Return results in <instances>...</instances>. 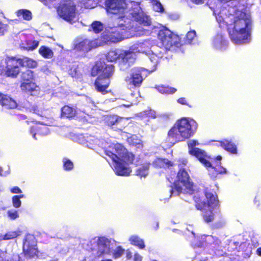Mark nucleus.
<instances>
[{"mask_svg":"<svg viewBox=\"0 0 261 261\" xmlns=\"http://www.w3.org/2000/svg\"><path fill=\"white\" fill-rule=\"evenodd\" d=\"M155 88L162 94H172L176 91V89L173 87H170L163 85L158 86Z\"/></svg>","mask_w":261,"mask_h":261,"instance_id":"nucleus-33","label":"nucleus"},{"mask_svg":"<svg viewBox=\"0 0 261 261\" xmlns=\"http://www.w3.org/2000/svg\"><path fill=\"white\" fill-rule=\"evenodd\" d=\"M19 87L22 92L30 96H35L39 92V87L35 81L20 83Z\"/></svg>","mask_w":261,"mask_h":261,"instance_id":"nucleus-18","label":"nucleus"},{"mask_svg":"<svg viewBox=\"0 0 261 261\" xmlns=\"http://www.w3.org/2000/svg\"><path fill=\"white\" fill-rule=\"evenodd\" d=\"M161 58L154 54L149 55L148 60L146 62L145 71L150 73L156 70L157 66L160 63Z\"/></svg>","mask_w":261,"mask_h":261,"instance_id":"nucleus-20","label":"nucleus"},{"mask_svg":"<svg viewBox=\"0 0 261 261\" xmlns=\"http://www.w3.org/2000/svg\"><path fill=\"white\" fill-rule=\"evenodd\" d=\"M33 137L35 138V134H33Z\"/></svg>","mask_w":261,"mask_h":261,"instance_id":"nucleus-64","label":"nucleus"},{"mask_svg":"<svg viewBox=\"0 0 261 261\" xmlns=\"http://www.w3.org/2000/svg\"><path fill=\"white\" fill-rule=\"evenodd\" d=\"M114 168L115 173L120 176H128L130 174L131 170L129 168L126 167L122 163L118 161H115Z\"/></svg>","mask_w":261,"mask_h":261,"instance_id":"nucleus-21","label":"nucleus"},{"mask_svg":"<svg viewBox=\"0 0 261 261\" xmlns=\"http://www.w3.org/2000/svg\"><path fill=\"white\" fill-rule=\"evenodd\" d=\"M254 202L255 204L257 205V206L259 205V200L257 198V197H255L254 200Z\"/></svg>","mask_w":261,"mask_h":261,"instance_id":"nucleus-58","label":"nucleus"},{"mask_svg":"<svg viewBox=\"0 0 261 261\" xmlns=\"http://www.w3.org/2000/svg\"><path fill=\"white\" fill-rule=\"evenodd\" d=\"M195 37L196 32L195 31H189L185 37L184 42H182L183 45L191 44Z\"/></svg>","mask_w":261,"mask_h":261,"instance_id":"nucleus-37","label":"nucleus"},{"mask_svg":"<svg viewBox=\"0 0 261 261\" xmlns=\"http://www.w3.org/2000/svg\"><path fill=\"white\" fill-rule=\"evenodd\" d=\"M222 159V157L221 155H218L215 159H214V161H212V164H218L219 163H221V160Z\"/></svg>","mask_w":261,"mask_h":261,"instance_id":"nucleus-54","label":"nucleus"},{"mask_svg":"<svg viewBox=\"0 0 261 261\" xmlns=\"http://www.w3.org/2000/svg\"><path fill=\"white\" fill-rule=\"evenodd\" d=\"M158 38L161 46L166 50L172 47L179 48L183 45L182 41L177 35L173 33L166 27H162L158 33Z\"/></svg>","mask_w":261,"mask_h":261,"instance_id":"nucleus-6","label":"nucleus"},{"mask_svg":"<svg viewBox=\"0 0 261 261\" xmlns=\"http://www.w3.org/2000/svg\"><path fill=\"white\" fill-rule=\"evenodd\" d=\"M143 257L138 252H136L134 255V261H142Z\"/></svg>","mask_w":261,"mask_h":261,"instance_id":"nucleus-51","label":"nucleus"},{"mask_svg":"<svg viewBox=\"0 0 261 261\" xmlns=\"http://www.w3.org/2000/svg\"><path fill=\"white\" fill-rule=\"evenodd\" d=\"M126 5V14L129 13L133 20L142 27H150L151 25V19L143 12L140 7V3L129 1Z\"/></svg>","mask_w":261,"mask_h":261,"instance_id":"nucleus-7","label":"nucleus"},{"mask_svg":"<svg viewBox=\"0 0 261 261\" xmlns=\"http://www.w3.org/2000/svg\"><path fill=\"white\" fill-rule=\"evenodd\" d=\"M192 1L193 3H194L195 4H196L202 3L203 1V0H192Z\"/></svg>","mask_w":261,"mask_h":261,"instance_id":"nucleus-60","label":"nucleus"},{"mask_svg":"<svg viewBox=\"0 0 261 261\" xmlns=\"http://www.w3.org/2000/svg\"><path fill=\"white\" fill-rule=\"evenodd\" d=\"M101 261H112L111 259H102Z\"/></svg>","mask_w":261,"mask_h":261,"instance_id":"nucleus-61","label":"nucleus"},{"mask_svg":"<svg viewBox=\"0 0 261 261\" xmlns=\"http://www.w3.org/2000/svg\"><path fill=\"white\" fill-rule=\"evenodd\" d=\"M8 24L4 23L0 20V36H3L8 32Z\"/></svg>","mask_w":261,"mask_h":261,"instance_id":"nucleus-47","label":"nucleus"},{"mask_svg":"<svg viewBox=\"0 0 261 261\" xmlns=\"http://www.w3.org/2000/svg\"><path fill=\"white\" fill-rule=\"evenodd\" d=\"M10 191L12 193H16V194H19L21 193L22 192L21 189L17 186L13 187L10 190Z\"/></svg>","mask_w":261,"mask_h":261,"instance_id":"nucleus-52","label":"nucleus"},{"mask_svg":"<svg viewBox=\"0 0 261 261\" xmlns=\"http://www.w3.org/2000/svg\"><path fill=\"white\" fill-rule=\"evenodd\" d=\"M121 158L127 163H133L134 161L135 156L130 152H126L125 150L123 153L122 154V156L120 157V159Z\"/></svg>","mask_w":261,"mask_h":261,"instance_id":"nucleus-38","label":"nucleus"},{"mask_svg":"<svg viewBox=\"0 0 261 261\" xmlns=\"http://www.w3.org/2000/svg\"><path fill=\"white\" fill-rule=\"evenodd\" d=\"M23 197V195H15L12 197V203L14 207L18 208L21 206V201L20 199Z\"/></svg>","mask_w":261,"mask_h":261,"instance_id":"nucleus-45","label":"nucleus"},{"mask_svg":"<svg viewBox=\"0 0 261 261\" xmlns=\"http://www.w3.org/2000/svg\"><path fill=\"white\" fill-rule=\"evenodd\" d=\"M153 8L156 12L162 13L164 11V9L162 4L157 0H155L153 3Z\"/></svg>","mask_w":261,"mask_h":261,"instance_id":"nucleus-46","label":"nucleus"},{"mask_svg":"<svg viewBox=\"0 0 261 261\" xmlns=\"http://www.w3.org/2000/svg\"><path fill=\"white\" fill-rule=\"evenodd\" d=\"M183 190L190 194L193 193L194 183L187 171L184 168H180L176 174V179L171 185L172 195H179Z\"/></svg>","mask_w":261,"mask_h":261,"instance_id":"nucleus-5","label":"nucleus"},{"mask_svg":"<svg viewBox=\"0 0 261 261\" xmlns=\"http://www.w3.org/2000/svg\"><path fill=\"white\" fill-rule=\"evenodd\" d=\"M137 31H140L142 35L145 34L146 33L148 32V30L145 29L144 28H142L140 30H138Z\"/></svg>","mask_w":261,"mask_h":261,"instance_id":"nucleus-56","label":"nucleus"},{"mask_svg":"<svg viewBox=\"0 0 261 261\" xmlns=\"http://www.w3.org/2000/svg\"><path fill=\"white\" fill-rule=\"evenodd\" d=\"M76 110L68 105L63 106L61 109V117L72 119L76 116Z\"/></svg>","mask_w":261,"mask_h":261,"instance_id":"nucleus-26","label":"nucleus"},{"mask_svg":"<svg viewBox=\"0 0 261 261\" xmlns=\"http://www.w3.org/2000/svg\"><path fill=\"white\" fill-rule=\"evenodd\" d=\"M35 78L34 72L30 69H27L21 73L20 83L35 81Z\"/></svg>","mask_w":261,"mask_h":261,"instance_id":"nucleus-27","label":"nucleus"},{"mask_svg":"<svg viewBox=\"0 0 261 261\" xmlns=\"http://www.w3.org/2000/svg\"><path fill=\"white\" fill-rule=\"evenodd\" d=\"M90 28L95 34H98L103 30V26L100 21H94L91 24Z\"/></svg>","mask_w":261,"mask_h":261,"instance_id":"nucleus-36","label":"nucleus"},{"mask_svg":"<svg viewBox=\"0 0 261 261\" xmlns=\"http://www.w3.org/2000/svg\"><path fill=\"white\" fill-rule=\"evenodd\" d=\"M18 15L22 16V18L26 20H30L32 18L31 12L30 10L26 9L19 10Z\"/></svg>","mask_w":261,"mask_h":261,"instance_id":"nucleus-40","label":"nucleus"},{"mask_svg":"<svg viewBox=\"0 0 261 261\" xmlns=\"http://www.w3.org/2000/svg\"><path fill=\"white\" fill-rule=\"evenodd\" d=\"M226 8L216 16L220 27L225 26L231 41L237 44L248 43L250 39L251 21L246 13L235 9L232 14L227 13Z\"/></svg>","mask_w":261,"mask_h":261,"instance_id":"nucleus-1","label":"nucleus"},{"mask_svg":"<svg viewBox=\"0 0 261 261\" xmlns=\"http://www.w3.org/2000/svg\"><path fill=\"white\" fill-rule=\"evenodd\" d=\"M110 241L105 237H100L98 238L97 245L98 247L103 249L109 248L110 245Z\"/></svg>","mask_w":261,"mask_h":261,"instance_id":"nucleus-34","label":"nucleus"},{"mask_svg":"<svg viewBox=\"0 0 261 261\" xmlns=\"http://www.w3.org/2000/svg\"><path fill=\"white\" fill-rule=\"evenodd\" d=\"M0 105L8 110L14 109L17 107L16 101L8 94L0 92Z\"/></svg>","mask_w":261,"mask_h":261,"instance_id":"nucleus-19","label":"nucleus"},{"mask_svg":"<svg viewBox=\"0 0 261 261\" xmlns=\"http://www.w3.org/2000/svg\"><path fill=\"white\" fill-rule=\"evenodd\" d=\"M127 142L130 145L136 146L138 148H142L143 146L142 141L136 135H132L128 137Z\"/></svg>","mask_w":261,"mask_h":261,"instance_id":"nucleus-29","label":"nucleus"},{"mask_svg":"<svg viewBox=\"0 0 261 261\" xmlns=\"http://www.w3.org/2000/svg\"><path fill=\"white\" fill-rule=\"evenodd\" d=\"M40 123L41 124H45L44 122H41Z\"/></svg>","mask_w":261,"mask_h":261,"instance_id":"nucleus-63","label":"nucleus"},{"mask_svg":"<svg viewBox=\"0 0 261 261\" xmlns=\"http://www.w3.org/2000/svg\"><path fill=\"white\" fill-rule=\"evenodd\" d=\"M8 217L11 220H15L19 217L17 211H8L7 212Z\"/></svg>","mask_w":261,"mask_h":261,"instance_id":"nucleus-48","label":"nucleus"},{"mask_svg":"<svg viewBox=\"0 0 261 261\" xmlns=\"http://www.w3.org/2000/svg\"><path fill=\"white\" fill-rule=\"evenodd\" d=\"M3 169L0 167V175H2Z\"/></svg>","mask_w":261,"mask_h":261,"instance_id":"nucleus-62","label":"nucleus"},{"mask_svg":"<svg viewBox=\"0 0 261 261\" xmlns=\"http://www.w3.org/2000/svg\"><path fill=\"white\" fill-rule=\"evenodd\" d=\"M129 241L132 245L137 247L140 249H143L145 247L144 241L138 236L130 237Z\"/></svg>","mask_w":261,"mask_h":261,"instance_id":"nucleus-30","label":"nucleus"},{"mask_svg":"<svg viewBox=\"0 0 261 261\" xmlns=\"http://www.w3.org/2000/svg\"><path fill=\"white\" fill-rule=\"evenodd\" d=\"M195 120L183 117L178 119L168 132V138L175 142L185 141L192 137L197 129Z\"/></svg>","mask_w":261,"mask_h":261,"instance_id":"nucleus-4","label":"nucleus"},{"mask_svg":"<svg viewBox=\"0 0 261 261\" xmlns=\"http://www.w3.org/2000/svg\"><path fill=\"white\" fill-rule=\"evenodd\" d=\"M29 111L32 113L35 114L43 118H47L46 115V111L37 105L32 106L29 108Z\"/></svg>","mask_w":261,"mask_h":261,"instance_id":"nucleus-31","label":"nucleus"},{"mask_svg":"<svg viewBox=\"0 0 261 261\" xmlns=\"http://www.w3.org/2000/svg\"><path fill=\"white\" fill-rule=\"evenodd\" d=\"M153 166L156 168H169L174 166L173 162L166 158H158L152 163Z\"/></svg>","mask_w":261,"mask_h":261,"instance_id":"nucleus-23","label":"nucleus"},{"mask_svg":"<svg viewBox=\"0 0 261 261\" xmlns=\"http://www.w3.org/2000/svg\"><path fill=\"white\" fill-rule=\"evenodd\" d=\"M126 126V122L123 118L119 117L113 129L116 130H122Z\"/></svg>","mask_w":261,"mask_h":261,"instance_id":"nucleus-39","label":"nucleus"},{"mask_svg":"<svg viewBox=\"0 0 261 261\" xmlns=\"http://www.w3.org/2000/svg\"><path fill=\"white\" fill-rule=\"evenodd\" d=\"M204 194L206 199V201L203 196L199 193L195 194L193 199L196 208L203 212L202 218L204 221L209 223L213 222L215 219L213 209L219 207V201L216 192L207 188L204 189Z\"/></svg>","mask_w":261,"mask_h":261,"instance_id":"nucleus-2","label":"nucleus"},{"mask_svg":"<svg viewBox=\"0 0 261 261\" xmlns=\"http://www.w3.org/2000/svg\"><path fill=\"white\" fill-rule=\"evenodd\" d=\"M118 118L119 117L115 115H112L108 117L106 121V125L113 129Z\"/></svg>","mask_w":261,"mask_h":261,"instance_id":"nucleus-41","label":"nucleus"},{"mask_svg":"<svg viewBox=\"0 0 261 261\" xmlns=\"http://www.w3.org/2000/svg\"><path fill=\"white\" fill-rule=\"evenodd\" d=\"M125 150V148L120 144H116L109 146L105 149V154L111 158L113 162L120 160V157Z\"/></svg>","mask_w":261,"mask_h":261,"instance_id":"nucleus-14","label":"nucleus"},{"mask_svg":"<svg viewBox=\"0 0 261 261\" xmlns=\"http://www.w3.org/2000/svg\"><path fill=\"white\" fill-rule=\"evenodd\" d=\"M56 11L60 18L67 22H72L76 17V5L73 0H61Z\"/></svg>","mask_w":261,"mask_h":261,"instance_id":"nucleus-8","label":"nucleus"},{"mask_svg":"<svg viewBox=\"0 0 261 261\" xmlns=\"http://www.w3.org/2000/svg\"><path fill=\"white\" fill-rule=\"evenodd\" d=\"M22 253L27 259L38 258L40 253L37 247V241L34 235L27 234L22 244Z\"/></svg>","mask_w":261,"mask_h":261,"instance_id":"nucleus-9","label":"nucleus"},{"mask_svg":"<svg viewBox=\"0 0 261 261\" xmlns=\"http://www.w3.org/2000/svg\"><path fill=\"white\" fill-rule=\"evenodd\" d=\"M177 101L181 105H187L190 108L193 107V106L192 105H190L189 103H188L187 102V100L186 98L185 97H180V98H178L177 100Z\"/></svg>","mask_w":261,"mask_h":261,"instance_id":"nucleus-49","label":"nucleus"},{"mask_svg":"<svg viewBox=\"0 0 261 261\" xmlns=\"http://www.w3.org/2000/svg\"><path fill=\"white\" fill-rule=\"evenodd\" d=\"M220 145L226 151L232 154H237L238 152L237 145L231 141L224 140L220 141Z\"/></svg>","mask_w":261,"mask_h":261,"instance_id":"nucleus-25","label":"nucleus"},{"mask_svg":"<svg viewBox=\"0 0 261 261\" xmlns=\"http://www.w3.org/2000/svg\"><path fill=\"white\" fill-rule=\"evenodd\" d=\"M92 44V40L84 39L77 41L73 45V50L75 53H81L82 56H85L93 48Z\"/></svg>","mask_w":261,"mask_h":261,"instance_id":"nucleus-15","label":"nucleus"},{"mask_svg":"<svg viewBox=\"0 0 261 261\" xmlns=\"http://www.w3.org/2000/svg\"><path fill=\"white\" fill-rule=\"evenodd\" d=\"M199 145V143L196 140H192L188 142V146L190 149H192L193 148H195V146Z\"/></svg>","mask_w":261,"mask_h":261,"instance_id":"nucleus-50","label":"nucleus"},{"mask_svg":"<svg viewBox=\"0 0 261 261\" xmlns=\"http://www.w3.org/2000/svg\"><path fill=\"white\" fill-rule=\"evenodd\" d=\"M122 34L118 29L112 30L107 35V40L112 43H117L123 39Z\"/></svg>","mask_w":261,"mask_h":261,"instance_id":"nucleus-24","label":"nucleus"},{"mask_svg":"<svg viewBox=\"0 0 261 261\" xmlns=\"http://www.w3.org/2000/svg\"><path fill=\"white\" fill-rule=\"evenodd\" d=\"M63 169L65 171H71L73 169L74 165L73 162L68 159L64 158L63 160Z\"/></svg>","mask_w":261,"mask_h":261,"instance_id":"nucleus-42","label":"nucleus"},{"mask_svg":"<svg viewBox=\"0 0 261 261\" xmlns=\"http://www.w3.org/2000/svg\"><path fill=\"white\" fill-rule=\"evenodd\" d=\"M18 117V118L20 119H27V116L24 115L22 114H19L17 115Z\"/></svg>","mask_w":261,"mask_h":261,"instance_id":"nucleus-57","label":"nucleus"},{"mask_svg":"<svg viewBox=\"0 0 261 261\" xmlns=\"http://www.w3.org/2000/svg\"><path fill=\"white\" fill-rule=\"evenodd\" d=\"M114 67L112 65H108L104 62L98 61L92 69L91 74L92 76L99 74L98 76H107L110 78L114 72Z\"/></svg>","mask_w":261,"mask_h":261,"instance_id":"nucleus-12","label":"nucleus"},{"mask_svg":"<svg viewBox=\"0 0 261 261\" xmlns=\"http://www.w3.org/2000/svg\"><path fill=\"white\" fill-rule=\"evenodd\" d=\"M211 169L209 171V175L211 178L216 179L219 174H224L227 173V170L221 166V163L212 164Z\"/></svg>","mask_w":261,"mask_h":261,"instance_id":"nucleus-22","label":"nucleus"},{"mask_svg":"<svg viewBox=\"0 0 261 261\" xmlns=\"http://www.w3.org/2000/svg\"><path fill=\"white\" fill-rule=\"evenodd\" d=\"M151 165L150 162H145L136 170V175L140 177H145L148 174V170Z\"/></svg>","mask_w":261,"mask_h":261,"instance_id":"nucleus-28","label":"nucleus"},{"mask_svg":"<svg viewBox=\"0 0 261 261\" xmlns=\"http://www.w3.org/2000/svg\"><path fill=\"white\" fill-rule=\"evenodd\" d=\"M189 152L191 155L195 156L204 166H212V163L207 160L210 157L207 156L204 150L199 148H195L190 149Z\"/></svg>","mask_w":261,"mask_h":261,"instance_id":"nucleus-17","label":"nucleus"},{"mask_svg":"<svg viewBox=\"0 0 261 261\" xmlns=\"http://www.w3.org/2000/svg\"><path fill=\"white\" fill-rule=\"evenodd\" d=\"M125 252V250L120 246H117L113 252V258L116 259L120 257Z\"/></svg>","mask_w":261,"mask_h":261,"instance_id":"nucleus-43","label":"nucleus"},{"mask_svg":"<svg viewBox=\"0 0 261 261\" xmlns=\"http://www.w3.org/2000/svg\"><path fill=\"white\" fill-rule=\"evenodd\" d=\"M256 252L258 256H261V247L258 248L256 249Z\"/></svg>","mask_w":261,"mask_h":261,"instance_id":"nucleus-59","label":"nucleus"},{"mask_svg":"<svg viewBox=\"0 0 261 261\" xmlns=\"http://www.w3.org/2000/svg\"><path fill=\"white\" fill-rule=\"evenodd\" d=\"M106 253L105 250L98 251L96 253V257L98 258L103 257V255Z\"/></svg>","mask_w":261,"mask_h":261,"instance_id":"nucleus-55","label":"nucleus"},{"mask_svg":"<svg viewBox=\"0 0 261 261\" xmlns=\"http://www.w3.org/2000/svg\"><path fill=\"white\" fill-rule=\"evenodd\" d=\"M27 44L28 46L25 47L26 50H33L38 47L39 45V42L37 40H29L27 41Z\"/></svg>","mask_w":261,"mask_h":261,"instance_id":"nucleus-44","label":"nucleus"},{"mask_svg":"<svg viewBox=\"0 0 261 261\" xmlns=\"http://www.w3.org/2000/svg\"><path fill=\"white\" fill-rule=\"evenodd\" d=\"M110 84V78L102 76H98L94 83V86L96 91L102 94L108 93L109 91L107 89Z\"/></svg>","mask_w":261,"mask_h":261,"instance_id":"nucleus-16","label":"nucleus"},{"mask_svg":"<svg viewBox=\"0 0 261 261\" xmlns=\"http://www.w3.org/2000/svg\"><path fill=\"white\" fill-rule=\"evenodd\" d=\"M5 64L0 66V75L6 77L16 79L20 73V67L34 68L37 66V62L28 57L18 58L16 56H7Z\"/></svg>","mask_w":261,"mask_h":261,"instance_id":"nucleus-3","label":"nucleus"},{"mask_svg":"<svg viewBox=\"0 0 261 261\" xmlns=\"http://www.w3.org/2000/svg\"><path fill=\"white\" fill-rule=\"evenodd\" d=\"M105 7L108 13L117 16L122 19L126 16V0H106Z\"/></svg>","mask_w":261,"mask_h":261,"instance_id":"nucleus-10","label":"nucleus"},{"mask_svg":"<svg viewBox=\"0 0 261 261\" xmlns=\"http://www.w3.org/2000/svg\"><path fill=\"white\" fill-rule=\"evenodd\" d=\"M145 71V70L144 68H134L130 75V77L126 80V82H128L129 85L134 88L140 87L144 80L143 73Z\"/></svg>","mask_w":261,"mask_h":261,"instance_id":"nucleus-13","label":"nucleus"},{"mask_svg":"<svg viewBox=\"0 0 261 261\" xmlns=\"http://www.w3.org/2000/svg\"><path fill=\"white\" fill-rule=\"evenodd\" d=\"M20 235V232L19 231H10L6 233L3 236H1V240H9L13 239H15Z\"/></svg>","mask_w":261,"mask_h":261,"instance_id":"nucleus-35","label":"nucleus"},{"mask_svg":"<svg viewBox=\"0 0 261 261\" xmlns=\"http://www.w3.org/2000/svg\"><path fill=\"white\" fill-rule=\"evenodd\" d=\"M133 53L128 50L121 51L119 49L110 50L107 54V59L109 61H116L118 59H121L119 65L121 69L125 66L126 68L129 66L128 63L129 59L133 58Z\"/></svg>","mask_w":261,"mask_h":261,"instance_id":"nucleus-11","label":"nucleus"},{"mask_svg":"<svg viewBox=\"0 0 261 261\" xmlns=\"http://www.w3.org/2000/svg\"><path fill=\"white\" fill-rule=\"evenodd\" d=\"M39 53L44 58L50 59L54 56V53L51 49L46 46H41L39 49Z\"/></svg>","mask_w":261,"mask_h":261,"instance_id":"nucleus-32","label":"nucleus"},{"mask_svg":"<svg viewBox=\"0 0 261 261\" xmlns=\"http://www.w3.org/2000/svg\"><path fill=\"white\" fill-rule=\"evenodd\" d=\"M125 257H126V259L130 260L133 257L132 253L128 249L125 251Z\"/></svg>","mask_w":261,"mask_h":261,"instance_id":"nucleus-53","label":"nucleus"}]
</instances>
